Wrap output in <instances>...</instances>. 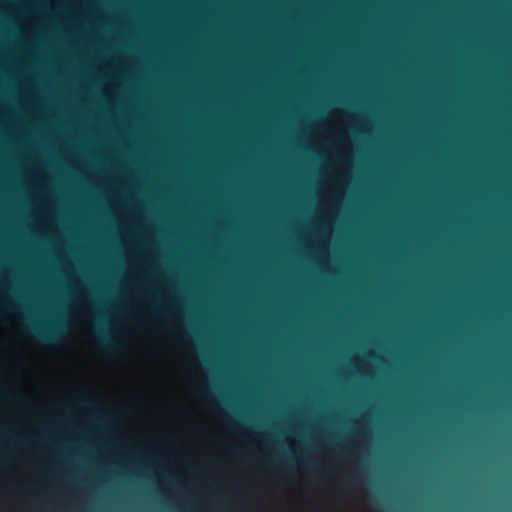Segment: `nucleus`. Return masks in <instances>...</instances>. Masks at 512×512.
<instances>
[{
	"mask_svg": "<svg viewBox=\"0 0 512 512\" xmlns=\"http://www.w3.org/2000/svg\"><path fill=\"white\" fill-rule=\"evenodd\" d=\"M33 331L39 342L47 346H55L63 338V330L60 326L47 329L33 328Z\"/></svg>",
	"mask_w": 512,
	"mask_h": 512,
	"instance_id": "obj_1",
	"label": "nucleus"
},
{
	"mask_svg": "<svg viewBox=\"0 0 512 512\" xmlns=\"http://www.w3.org/2000/svg\"><path fill=\"white\" fill-rule=\"evenodd\" d=\"M96 340L106 352H114L117 344L111 340L109 332L104 328H99L96 332Z\"/></svg>",
	"mask_w": 512,
	"mask_h": 512,
	"instance_id": "obj_2",
	"label": "nucleus"
},
{
	"mask_svg": "<svg viewBox=\"0 0 512 512\" xmlns=\"http://www.w3.org/2000/svg\"><path fill=\"white\" fill-rule=\"evenodd\" d=\"M287 459H288V461H289V463H290V464H293L294 462H298V459H297V458H295V457H294V456H292V455H289Z\"/></svg>",
	"mask_w": 512,
	"mask_h": 512,
	"instance_id": "obj_3",
	"label": "nucleus"
},
{
	"mask_svg": "<svg viewBox=\"0 0 512 512\" xmlns=\"http://www.w3.org/2000/svg\"><path fill=\"white\" fill-rule=\"evenodd\" d=\"M13 308L14 307L12 305H10L8 303H4V310L11 311V310H13Z\"/></svg>",
	"mask_w": 512,
	"mask_h": 512,
	"instance_id": "obj_4",
	"label": "nucleus"
},
{
	"mask_svg": "<svg viewBox=\"0 0 512 512\" xmlns=\"http://www.w3.org/2000/svg\"><path fill=\"white\" fill-rule=\"evenodd\" d=\"M355 480H356L355 478L351 479V483H352L353 486L355 485Z\"/></svg>",
	"mask_w": 512,
	"mask_h": 512,
	"instance_id": "obj_5",
	"label": "nucleus"
}]
</instances>
